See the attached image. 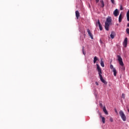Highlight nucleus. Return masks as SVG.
<instances>
[{"label":"nucleus","mask_w":129,"mask_h":129,"mask_svg":"<svg viewBox=\"0 0 129 129\" xmlns=\"http://www.w3.org/2000/svg\"><path fill=\"white\" fill-rule=\"evenodd\" d=\"M97 70H98L99 76L100 77V79L101 82H102V83H104V84H107V82L103 79V77H102V75H101L102 74L101 68H100V67H99V65H98V64H97Z\"/></svg>","instance_id":"f257e3e1"},{"label":"nucleus","mask_w":129,"mask_h":129,"mask_svg":"<svg viewBox=\"0 0 129 129\" xmlns=\"http://www.w3.org/2000/svg\"><path fill=\"white\" fill-rule=\"evenodd\" d=\"M111 21H112L111 17H108L105 23V29L106 31H109V26H110V24H111Z\"/></svg>","instance_id":"f03ea898"},{"label":"nucleus","mask_w":129,"mask_h":129,"mask_svg":"<svg viewBox=\"0 0 129 129\" xmlns=\"http://www.w3.org/2000/svg\"><path fill=\"white\" fill-rule=\"evenodd\" d=\"M119 114H120V116L121 117V118H122V120L123 121H125L126 120V117L125 116V115L124 114V113H123L122 110H120L119 111Z\"/></svg>","instance_id":"7ed1b4c3"},{"label":"nucleus","mask_w":129,"mask_h":129,"mask_svg":"<svg viewBox=\"0 0 129 129\" xmlns=\"http://www.w3.org/2000/svg\"><path fill=\"white\" fill-rule=\"evenodd\" d=\"M117 60L119 62V65H120V66H123L124 64H123V62L122 61V58H121V56H120V55H117Z\"/></svg>","instance_id":"20e7f679"},{"label":"nucleus","mask_w":129,"mask_h":129,"mask_svg":"<svg viewBox=\"0 0 129 129\" xmlns=\"http://www.w3.org/2000/svg\"><path fill=\"white\" fill-rule=\"evenodd\" d=\"M110 68L111 70L113 71L114 76H116V74L117 73V72H116V70L113 67V66L112 64H110Z\"/></svg>","instance_id":"39448f33"},{"label":"nucleus","mask_w":129,"mask_h":129,"mask_svg":"<svg viewBox=\"0 0 129 129\" xmlns=\"http://www.w3.org/2000/svg\"><path fill=\"white\" fill-rule=\"evenodd\" d=\"M87 31L88 32V35L90 37L91 39H92V40H93V35H92V33H91V32H90V30L88 29H87Z\"/></svg>","instance_id":"423d86ee"},{"label":"nucleus","mask_w":129,"mask_h":129,"mask_svg":"<svg viewBox=\"0 0 129 129\" xmlns=\"http://www.w3.org/2000/svg\"><path fill=\"white\" fill-rule=\"evenodd\" d=\"M98 25L99 26V29L101 30V31H102V26L101 25V24L100 23V21H99V20H98V21H97V25Z\"/></svg>","instance_id":"0eeeda50"},{"label":"nucleus","mask_w":129,"mask_h":129,"mask_svg":"<svg viewBox=\"0 0 129 129\" xmlns=\"http://www.w3.org/2000/svg\"><path fill=\"white\" fill-rule=\"evenodd\" d=\"M113 15L115 17H117V16H118V15H119L118 10L115 9L113 12Z\"/></svg>","instance_id":"6e6552de"},{"label":"nucleus","mask_w":129,"mask_h":129,"mask_svg":"<svg viewBox=\"0 0 129 129\" xmlns=\"http://www.w3.org/2000/svg\"><path fill=\"white\" fill-rule=\"evenodd\" d=\"M76 16L77 19L78 20L79 19V17H80V13H79V11H76Z\"/></svg>","instance_id":"1a4fd4ad"},{"label":"nucleus","mask_w":129,"mask_h":129,"mask_svg":"<svg viewBox=\"0 0 129 129\" xmlns=\"http://www.w3.org/2000/svg\"><path fill=\"white\" fill-rule=\"evenodd\" d=\"M123 45L124 47H126V45H127V38H125L123 41Z\"/></svg>","instance_id":"9d476101"},{"label":"nucleus","mask_w":129,"mask_h":129,"mask_svg":"<svg viewBox=\"0 0 129 129\" xmlns=\"http://www.w3.org/2000/svg\"><path fill=\"white\" fill-rule=\"evenodd\" d=\"M100 118H102V121L103 123H105V118L104 117H102L101 114H100Z\"/></svg>","instance_id":"9b49d317"},{"label":"nucleus","mask_w":129,"mask_h":129,"mask_svg":"<svg viewBox=\"0 0 129 129\" xmlns=\"http://www.w3.org/2000/svg\"><path fill=\"white\" fill-rule=\"evenodd\" d=\"M115 35V33H114V32L112 31L111 32V34H110V37L111 38V39H114V36Z\"/></svg>","instance_id":"f8f14e48"},{"label":"nucleus","mask_w":129,"mask_h":129,"mask_svg":"<svg viewBox=\"0 0 129 129\" xmlns=\"http://www.w3.org/2000/svg\"><path fill=\"white\" fill-rule=\"evenodd\" d=\"M103 111L104 112V113L106 115H108V112H107V110H106V108L105 106H104L103 108Z\"/></svg>","instance_id":"ddd939ff"},{"label":"nucleus","mask_w":129,"mask_h":129,"mask_svg":"<svg viewBox=\"0 0 129 129\" xmlns=\"http://www.w3.org/2000/svg\"><path fill=\"white\" fill-rule=\"evenodd\" d=\"M121 21H122V15L121 14L119 16L118 22L119 23H121Z\"/></svg>","instance_id":"4468645a"},{"label":"nucleus","mask_w":129,"mask_h":129,"mask_svg":"<svg viewBox=\"0 0 129 129\" xmlns=\"http://www.w3.org/2000/svg\"><path fill=\"white\" fill-rule=\"evenodd\" d=\"M100 3L101 4V8H104V2H103V0H101Z\"/></svg>","instance_id":"2eb2a0df"},{"label":"nucleus","mask_w":129,"mask_h":129,"mask_svg":"<svg viewBox=\"0 0 129 129\" xmlns=\"http://www.w3.org/2000/svg\"><path fill=\"white\" fill-rule=\"evenodd\" d=\"M97 60H98V58L97 57V56H95L94 57V64H95L96 63V61H97Z\"/></svg>","instance_id":"dca6fc26"},{"label":"nucleus","mask_w":129,"mask_h":129,"mask_svg":"<svg viewBox=\"0 0 129 129\" xmlns=\"http://www.w3.org/2000/svg\"><path fill=\"white\" fill-rule=\"evenodd\" d=\"M126 17H127V21H129V10H128L126 13Z\"/></svg>","instance_id":"f3484780"},{"label":"nucleus","mask_w":129,"mask_h":129,"mask_svg":"<svg viewBox=\"0 0 129 129\" xmlns=\"http://www.w3.org/2000/svg\"><path fill=\"white\" fill-rule=\"evenodd\" d=\"M101 66H102V67H104V62H103V61L101 60Z\"/></svg>","instance_id":"a211bd4d"},{"label":"nucleus","mask_w":129,"mask_h":129,"mask_svg":"<svg viewBox=\"0 0 129 129\" xmlns=\"http://www.w3.org/2000/svg\"><path fill=\"white\" fill-rule=\"evenodd\" d=\"M99 105H100V107H101V108H102L103 107V105H102V103H100V102H99Z\"/></svg>","instance_id":"6ab92c4d"},{"label":"nucleus","mask_w":129,"mask_h":129,"mask_svg":"<svg viewBox=\"0 0 129 129\" xmlns=\"http://www.w3.org/2000/svg\"><path fill=\"white\" fill-rule=\"evenodd\" d=\"M110 121H111V122H113V119L112 118H110Z\"/></svg>","instance_id":"aec40b11"},{"label":"nucleus","mask_w":129,"mask_h":129,"mask_svg":"<svg viewBox=\"0 0 129 129\" xmlns=\"http://www.w3.org/2000/svg\"><path fill=\"white\" fill-rule=\"evenodd\" d=\"M125 95L124 94H122V98H124Z\"/></svg>","instance_id":"412c9836"},{"label":"nucleus","mask_w":129,"mask_h":129,"mask_svg":"<svg viewBox=\"0 0 129 129\" xmlns=\"http://www.w3.org/2000/svg\"><path fill=\"white\" fill-rule=\"evenodd\" d=\"M120 11H122L123 10V8H122V6H120Z\"/></svg>","instance_id":"4be33fe9"},{"label":"nucleus","mask_w":129,"mask_h":129,"mask_svg":"<svg viewBox=\"0 0 129 129\" xmlns=\"http://www.w3.org/2000/svg\"><path fill=\"white\" fill-rule=\"evenodd\" d=\"M95 84H96V85H97V86L99 85V84L97 82H95Z\"/></svg>","instance_id":"5701e85b"},{"label":"nucleus","mask_w":129,"mask_h":129,"mask_svg":"<svg viewBox=\"0 0 129 129\" xmlns=\"http://www.w3.org/2000/svg\"><path fill=\"white\" fill-rule=\"evenodd\" d=\"M112 4H114V0H111Z\"/></svg>","instance_id":"b1692460"},{"label":"nucleus","mask_w":129,"mask_h":129,"mask_svg":"<svg viewBox=\"0 0 129 129\" xmlns=\"http://www.w3.org/2000/svg\"><path fill=\"white\" fill-rule=\"evenodd\" d=\"M96 3L97 4L98 3H99V0H96Z\"/></svg>","instance_id":"393cba45"},{"label":"nucleus","mask_w":129,"mask_h":129,"mask_svg":"<svg viewBox=\"0 0 129 129\" xmlns=\"http://www.w3.org/2000/svg\"><path fill=\"white\" fill-rule=\"evenodd\" d=\"M83 53L84 54V55H85V53L84 52V50L83 48Z\"/></svg>","instance_id":"a878e982"},{"label":"nucleus","mask_w":129,"mask_h":129,"mask_svg":"<svg viewBox=\"0 0 129 129\" xmlns=\"http://www.w3.org/2000/svg\"><path fill=\"white\" fill-rule=\"evenodd\" d=\"M115 112H116V113L117 114V110H116V109L115 108Z\"/></svg>","instance_id":"bb28decb"},{"label":"nucleus","mask_w":129,"mask_h":129,"mask_svg":"<svg viewBox=\"0 0 129 129\" xmlns=\"http://www.w3.org/2000/svg\"><path fill=\"white\" fill-rule=\"evenodd\" d=\"M127 27H129V23H128V24H127Z\"/></svg>","instance_id":"cd10ccee"}]
</instances>
